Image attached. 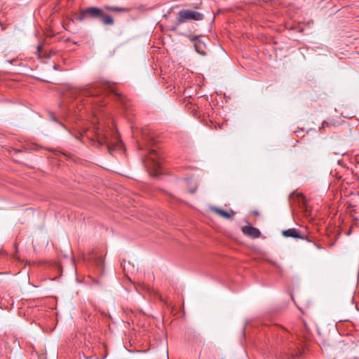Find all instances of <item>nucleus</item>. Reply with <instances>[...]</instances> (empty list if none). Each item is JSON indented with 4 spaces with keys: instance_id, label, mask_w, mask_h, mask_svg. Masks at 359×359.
<instances>
[{
    "instance_id": "obj_17",
    "label": "nucleus",
    "mask_w": 359,
    "mask_h": 359,
    "mask_svg": "<svg viewBox=\"0 0 359 359\" xmlns=\"http://www.w3.org/2000/svg\"><path fill=\"white\" fill-rule=\"evenodd\" d=\"M306 334H306V332H304V333H303V337H304V338H306Z\"/></svg>"
},
{
    "instance_id": "obj_5",
    "label": "nucleus",
    "mask_w": 359,
    "mask_h": 359,
    "mask_svg": "<svg viewBox=\"0 0 359 359\" xmlns=\"http://www.w3.org/2000/svg\"><path fill=\"white\" fill-rule=\"evenodd\" d=\"M192 43L194 46L195 50L203 56L207 55L206 43L202 39L201 36H193L191 34L185 35Z\"/></svg>"
},
{
    "instance_id": "obj_7",
    "label": "nucleus",
    "mask_w": 359,
    "mask_h": 359,
    "mask_svg": "<svg viewBox=\"0 0 359 359\" xmlns=\"http://www.w3.org/2000/svg\"><path fill=\"white\" fill-rule=\"evenodd\" d=\"M243 233L252 238H257L261 236L260 231L252 226H245L242 228Z\"/></svg>"
},
{
    "instance_id": "obj_4",
    "label": "nucleus",
    "mask_w": 359,
    "mask_h": 359,
    "mask_svg": "<svg viewBox=\"0 0 359 359\" xmlns=\"http://www.w3.org/2000/svg\"><path fill=\"white\" fill-rule=\"evenodd\" d=\"M203 19L204 15L201 13L189 9H182L177 13L176 20L170 30L176 31L180 25L187 20L201 21Z\"/></svg>"
},
{
    "instance_id": "obj_16",
    "label": "nucleus",
    "mask_w": 359,
    "mask_h": 359,
    "mask_svg": "<svg viewBox=\"0 0 359 359\" xmlns=\"http://www.w3.org/2000/svg\"><path fill=\"white\" fill-rule=\"evenodd\" d=\"M0 25H1L2 30H4L6 29V27L4 26V25L2 23H1Z\"/></svg>"
},
{
    "instance_id": "obj_9",
    "label": "nucleus",
    "mask_w": 359,
    "mask_h": 359,
    "mask_svg": "<svg viewBox=\"0 0 359 359\" xmlns=\"http://www.w3.org/2000/svg\"><path fill=\"white\" fill-rule=\"evenodd\" d=\"M282 234L285 237H292L294 238H302L303 237L300 234V231L294 228L288 229L287 230H284L282 232Z\"/></svg>"
},
{
    "instance_id": "obj_11",
    "label": "nucleus",
    "mask_w": 359,
    "mask_h": 359,
    "mask_svg": "<svg viewBox=\"0 0 359 359\" xmlns=\"http://www.w3.org/2000/svg\"><path fill=\"white\" fill-rule=\"evenodd\" d=\"M103 8L108 11L118 12V13H128L131 11L130 8L118 7V6H104Z\"/></svg>"
},
{
    "instance_id": "obj_18",
    "label": "nucleus",
    "mask_w": 359,
    "mask_h": 359,
    "mask_svg": "<svg viewBox=\"0 0 359 359\" xmlns=\"http://www.w3.org/2000/svg\"><path fill=\"white\" fill-rule=\"evenodd\" d=\"M60 124L62 127L65 128V126H64V124H62V123H60Z\"/></svg>"
},
{
    "instance_id": "obj_12",
    "label": "nucleus",
    "mask_w": 359,
    "mask_h": 359,
    "mask_svg": "<svg viewBox=\"0 0 359 359\" xmlns=\"http://www.w3.org/2000/svg\"><path fill=\"white\" fill-rule=\"evenodd\" d=\"M94 133L95 137L100 145L107 144V137L105 135H104L102 132L100 131V129L98 128H95Z\"/></svg>"
},
{
    "instance_id": "obj_1",
    "label": "nucleus",
    "mask_w": 359,
    "mask_h": 359,
    "mask_svg": "<svg viewBox=\"0 0 359 359\" xmlns=\"http://www.w3.org/2000/svg\"><path fill=\"white\" fill-rule=\"evenodd\" d=\"M280 335L279 346L281 350L292 359H299L304 353V340H296L295 337L286 330L281 329L278 333Z\"/></svg>"
},
{
    "instance_id": "obj_3",
    "label": "nucleus",
    "mask_w": 359,
    "mask_h": 359,
    "mask_svg": "<svg viewBox=\"0 0 359 359\" xmlns=\"http://www.w3.org/2000/svg\"><path fill=\"white\" fill-rule=\"evenodd\" d=\"M104 9L95 6H90L81 11L77 20L83 21L88 19H98L104 25H113L114 24V18L104 13Z\"/></svg>"
},
{
    "instance_id": "obj_10",
    "label": "nucleus",
    "mask_w": 359,
    "mask_h": 359,
    "mask_svg": "<svg viewBox=\"0 0 359 359\" xmlns=\"http://www.w3.org/2000/svg\"><path fill=\"white\" fill-rule=\"evenodd\" d=\"M212 210L218 215L226 219H231L235 215V212L233 210H231V212H226L218 208H213Z\"/></svg>"
},
{
    "instance_id": "obj_15",
    "label": "nucleus",
    "mask_w": 359,
    "mask_h": 359,
    "mask_svg": "<svg viewBox=\"0 0 359 359\" xmlns=\"http://www.w3.org/2000/svg\"><path fill=\"white\" fill-rule=\"evenodd\" d=\"M195 191H196V189H191V190L189 191V192H190L191 194H194V193H195Z\"/></svg>"
},
{
    "instance_id": "obj_2",
    "label": "nucleus",
    "mask_w": 359,
    "mask_h": 359,
    "mask_svg": "<svg viewBox=\"0 0 359 359\" xmlns=\"http://www.w3.org/2000/svg\"><path fill=\"white\" fill-rule=\"evenodd\" d=\"M104 90H108L109 93H113L119 102L123 106L126 105V100L125 97L118 93L116 88L109 82L104 83L102 86L99 84L88 85L80 90V94L86 97L97 96Z\"/></svg>"
},
{
    "instance_id": "obj_6",
    "label": "nucleus",
    "mask_w": 359,
    "mask_h": 359,
    "mask_svg": "<svg viewBox=\"0 0 359 359\" xmlns=\"http://www.w3.org/2000/svg\"><path fill=\"white\" fill-rule=\"evenodd\" d=\"M148 155L146 166L153 168L154 170H158L161 168L159 152L154 149H151L148 151Z\"/></svg>"
},
{
    "instance_id": "obj_8",
    "label": "nucleus",
    "mask_w": 359,
    "mask_h": 359,
    "mask_svg": "<svg viewBox=\"0 0 359 359\" xmlns=\"http://www.w3.org/2000/svg\"><path fill=\"white\" fill-rule=\"evenodd\" d=\"M290 200L297 201L300 208H302L306 203L304 196L302 193L293 192L290 195Z\"/></svg>"
},
{
    "instance_id": "obj_14",
    "label": "nucleus",
    "mask_w": 359,
    "mask_h": 359,
    "mask_svg": "<svg viewBox=\"0 0 359 359\" xmlns=\"http://www.w3.org/2000/svg\"><path fill=\"white\" fill-rule=\"evenodd\" d=\"M41 50H42V46L41 45L37 46V50H38V52H40Z\"/></svg>"
},
{
    "instance_id": "obj_13",
    "label": "nucleus",
    "mask_w": 359,
    "mask_h": 359,
    "mask_svg": "<svg viewBox=\"0 0 359 359\" xmlns=\"http://www.w3.org/2000/svg\"><path fill=\"white\" fill-rule=\"evenodd\" d=\"M223 126L224 124H217V126H215V129H222L223 128Z\"/></svg>"
}]
</instances>
